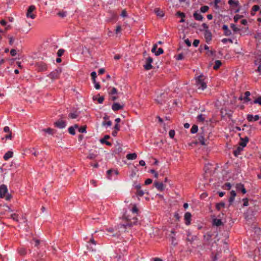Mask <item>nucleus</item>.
<instances>
[{
    "instance_id": "48",
    "label": "nucleus",
    "mask_w": 261,
    "mask_h": 261,
    "mask_svg": "<svg viewBox=\"0 0 261 261\" xmlns=\"http://www.w3.org/2000/svg\"><path fill=\"white\" fill-rule=\"evenodd\" d=\"M169 136L171 138H173L175 136V131L173 129H171L169 132Z\"/></svg>"
},
{
    "instance_id": "34",
    "label": "nucleus",
    "mask_w": 261,
    "mask_h": 261,
    "mask_svg": "<svg viewBox=\"0 0 261 261\" xmlns=\"http://www.w3.org/2000/svg\"><path fill=\"white\" fill-rule=\"evenodd\" d=\"M18 252L21 255H24L27 253L25 249L23 248H21L19 249Z\"/></svg>"
},
{
    "instance_id": "18",
    "label": "nucleus",
    "mask_w": 261,
    "mask_h": 261,
    "mask_svg": "<svg viewBox=\"0 0 261 261\" xmlns=\"http://www.w3.org/2000/svg\"><path fill=\"white\" fill-rule=\"evenodd\" d=\"M13 152L11 151H8L7 152L5 155H4V159L5 161L8 160L10 158H12L13 156Z\"/></svg>"
},
{
    "instance_id": "57",
    "label": "nucleus",
    "mask_w": 261,
    "mask_h": 261,
    "mask_svg": "<svg viewBox=\"0 0 261 261\" xmlns=\"http://www.w3.org/2000/svg\"><path fill=\"white\" fill-rule=\"evenodd\" d=\"M138 211V210L137 207V206L136 205H134L132 210V212L134 214H136Z\"/></svg>"
},
{
    "instance_id": "4",
    "label": "nucleus",
    "mask_w": 261,
    "mask_h": 261,
    "mask_svg": "<svg viewBox=\"0 0 261 261\" xmlns=\"http://www.w3.org/2000/svg\"><path fill=\"white\" fill-rule=\"evenodd\" d=\"M36 9V7L34 5L30 6L28 9L27 12V17H30L32 19H34L36 17V15L33 13V12Z\"/></svg>"
},
{
    "instance_id": "17",
    "label": "nucleus",
    "mask_w": 261,
    "mask_h": 261,
    "mask_svg": "<svg viewBox=\"0 0 261 261\" xmlns=\"http://www.w3.org/2000/svg\"><path fill=\"white\" fill-rule=\"evenodd\" d=\"M230 196L229 198V202L231 204L233 202V201L235 199V197L236 196V193L234 191L232 190L230 192Z\"/></svg>"
},
{
    "instance_id": "44",
    "label": "nucleus",
    "mask_w": 261,
    "mask_h": 261,
    "mask_svg": "<svg viewBox=\"0 0 261 261\" xmlns=\"http://www.w3.org/2000/svg\"><path fill=\"white\" fill-rule=\"evenodd\" d=\"M77 114L74 113H71L69 114V117L72 119H75L77 117Z\"/></svg>"
},
{
    "instance_id": "2",
    "label": "nucleus",
    "mask_w": 261,
    "mask_h": 261,
    "mask_svg": "<svg viewBox=\"0 0 261 261\" xmlns=\"http://www.w3.org/2000/svg\"><path fill=\"white\" fill-rule=\"evenodd\" d=\"M207 79L203 75L197 77V90L203 91L207 88Z\"/></svg>"
},
{
    "instance_id": "31",
    "label": "nucleus",
    "mask_w": 261,
    "mask_h": 261,
    "mask_svg": "<svg viewBox=\"0 0 261 261\" xmlns=\"http://www.w3.org/2000/svg\"><path fill=\"white\" fill-rule=\"evenodd\" d=\"M231 187V185L229 182H226L222 186L223 189L228 190H230Z\"/></svg>"
},
{
    "instance_id": "8",
    "label": "nucleus",
    "mask_w": 261,
    "mask_h": 261,
    "mask_svg": "<svg viewBox=\"0 0 261 261\" xmlns=\"http://www.w3.org/2000/svg\"><path fill=\"white\" fill-rule=\"evenodd\" d=\"M204 36L207 43H209L212 40V34L209 31L205 30L204 32Z\"/></svg>"
},
{
    "instance_id": "45",
    "label": "nucleus",
    "mask_w": 261,
    "mask_h": 261,
    "mask_svg": "<svg viewBox=\"0 0 261 261\" xmlns=\"http://www.w3.org/2000/svg\"><path fill=\"white\" fill-rule=\"evenodd\" d=\"M253 103H258L261 105V97H257L256 99L254 100Z\"/></svg>"
},
{
    "instance_id": "36",
    "label": "nucleus",
    "mask_w": 261,
    "mask_h": 261,
    "mask_svg": "<svg viewBox=\"0 0 261 261\" xmlns=\"http://www.w3.org/2000/svg\"><path fill=\"white\" fill-rule=\"evenodd\" d=\"M100 142L102 144H106L107 145L109 146H111L112 145V144L109 141H107V140H104V139H100Z\"/></svg>"
},
{
    "instance_id": "3",
    "label": "nucleus",
    "mask_w": 261,
    "mask_h": 261,
    "mask_svg": "<svg viewBox=\"0 0 261 261\" xmlns=\"http://www.w3.org/2000/svg\"><path fill=\"white\" fill-rule=\"evenodd\" d=\"M8 188L5 185H2L0 186V197L5 198L7 200L11 199V196L7 195L8 193Z\"/></svg>"
},
{
    "instance_id": "21",
    "label": "nucleus",
    "mask_w": 261,
    "mask_h": 261,
    "mask_svg": "<svg viewBox=\"0 0 261 261\" xmlns=\"http://www.w3.org/2000/svg\"><path fill=\"white\" fill-rule=\"evenodd\" d=\"M222 63L220 60H216L215 62V65L213 66V69L214 70H218L220 67L221 66Z\"/></svg>"
},
{
    "instance_id": "49",
    "label": "nucleus",
    "mask_w": 261,
    "mask_h": 261,
    "mask_svg": "<svg viewBox=\"0 0 261 261\" xmlns=\"http://www.w3.org/2000/svg\"><path fill=\"white\" fill-rule=\"evenodd\" d=\"M230 27L234 32H238L240 30L234 24H231Z\"/></svg>"
},
{
    "instance_id": "59",
    "label": "nucleus",
    "mask_w": 261,
    "mask_h": 261,
    "mask_svg": "<svg viewBox=\"0 0 261 261\" xmlns=\"http://www.w3.org/2000/svg\"><path fill=\"white\" fill-rule=\"evenodd\" d=\"M243 201H244V203H243V205L244 206H247L248 205V199L247 198H244L243 199Z\"/></svg>"
},
{
    "instance_id": "23",
    "label": "nucleus",
    "mask_w": 261,
    "mask_h": 261,
    "mask_svg": "<svg viewBox=\"0 0 261 261\" xmlns=\"http://www.w3.org/2000/svg\"><path fill=\"white\" fill-rule=\"evenodd\" d=\"M199 141L202 145H206L207 144V140H205L202 136H200L198 138Z\"/></svg>"
},
{
    "instance_id": "64",
    "label": "nucleus",
    "mask_w": 261,
    "mask_h": 261,
    "mask_svg": "<svg viewBox=\"0 0 261 261\" xmlns=\"http://www.w3.org/2000/svg\"><path fill=\"white\" fill-rule=\"evenodd\" d=\"M14 38L13 37H9V44L12 45L14 42Z\"/></svg>"
},
{
    "instance_id": "42",
    "label": "nucleus",
    "mask_w": 261,
    "mask_h": 261,
    "mask_svg": "<svg viewBox=\"0 0 261 261\" xmlns=\"http://www.w3.org/2000/svg\"><path fill=\"white\" fill-rule=\"evenodd\" d=\"M79 132L81 133H86V126H84L81 127L80 128H79Z\"/></svg>"
},
{
    "instance_id": "32",
    "label": "nucleus",
    "mask_w": 261,
    "mask_h": 261,
    "mask_svg": "<svg viewBox=\"0 0 261 261\" xmlns=\"http://www.w3.org/2000/svg\"><path fill=\"white\" fill-rule=\"evenodd\" d=\"M197 119L198 121L203 122L205 120L204 115L202 114H200L198 115L197 117Z\"/></svg>"
},
{
    "instance_id": "10",
    "label": "nucleus",
    "mask_w": 261,
    "mask_h": 261,
    "mask_svg": "<svg viewBox=\"0 0 261 261\" xmlns=\"http://www.w3.org/2000/svg\"><path fill=\"white\" fill-rule=\"evenodd\" d=\"M154 186L160 191H163L165 189V186L162 182H154Z\"/></svg>"
},
{
    "instance_id": "40",
    "label": "nucleus",
    "mask_w": 261,
    "mask_h": 261,
    "mask_svg": "<svg viewBox=\"0 0 261 261\" xmlns=\"http://www.w3.org/2000/svg\"><path fill=\"white\" fill-rule=\"evenodd\" d=\"M221 2V0H215L214 2V6L215 9H218L219 8L218 6V4H219Z\"/></svg>"
},
{
    "instance_id": "52",
    "label": "nucleus",
    "mask_w": 261,
    "mask_h": 261,
    "mask_svg": "<svg viewBox=\"0 0 261 261\" xmlns=\"http://www.w3.org/2000/svg\"><path fill=\"white\" fill-rule=\"evenodd\" d=\"M144 192H143V191L141 190V189L137 190V194L138 196L141 197L144 195Z\"/></svg>"
},
{
    "instance_id": "33",
    "label": "nucleus",
    "mask_w": 261,
    "mask_h": 261,
    "mask_svg": "<svg viewBox=\"0 0 261 261\" xmlns=\"http://www.w3.org/2000/svg\"><path fill=\"white\" fill-rule=\"evenodd\" d=\"M42 130L45 132V133H48V134H50V135H53L54 133V129H51L50 128H46V129H44Z\"/></svg>"
},
{
    "instance_id": "26",
    "label": "nucleus",
    "mask_w": 261,
    "mask_h": 261,
    "mask_svg": "<svg viewBox=\"0 0 261 261\" xmlns=\"http://www.w3.org/2000/svg\"><path fill=\"white\" fill-rule=\"evenodd\" d=\"M137 154L136 153H128L126 155V158L128 160H135L137 158Z\"/></svg>"
},
{
    "instance_id": "62",
    "label": "nucleus",
    "mask_w": 261,
    "mask_h": 261,
    "mask_svg": "<svg viewBox=\"0 0 261 261\" xmlns=\"http://www.w3.org/2000/svg\"><path fill=\"white\" fill-rule=\"evenodd\" d=\"M104 100V97L103 96L99 97L97 99V101L99 103H101Z\"/></svg>"
},
{
    "instance_id": "12",
    "label": "nucleus",
    "mask_w": 261,
    "mask_h": 261,
    "mask_svg": "<svg viewBox=\"0 0 261 261\" xmlns=\"http://www.w3.org/2000/svg\"><path fill=\"white\" fill-rule=\"evenodd\" d=\"M236 188L238 191H241L244 194L246 193V190L244 187V185L241 183L237 184L236 185Z\"/></svg>"
},
{
    "instance_id": "53",
    "label": "nucleus",
    "mask_w": 261,
    "mask_h": 261,
    "mask_svg": "<svg viewBox=\"0 0 261 261\" xmlns=\"http://www.w3.org/2000/svg\"><path fill=\"white\" fill-rule=\"evenodd\" d=\"M222 42L224 43H225L227 42H229L232 43V40L231 39L224 38L222 40Z\"/></svg>"
},
{
    "instance_id": "41",
    "label": "nucleus",
    "mask_w": 261,
    "mask_h": 261,
    "mask_svg": "<svg viewBox=\"0 0 261 261\" xmlns=\"http://www.w3.org/2000/svg\"><path fill=\"white\" fill-rule=\"evenodd\" d=\"M109 93L111 95H113L117 93V90L116 88L113 87L111 90L109 92Z\"/></svg>"
},
{
    "instance_id": "63",
    "label": "nucleus",
    "mask_w": 261,
    "mask_h": 261,
    "mask_svg": "<svg viewBox=\"0 0 261 261\" xmlns=\"http://www.w3.org/2000/svg\"><path fill=\"white\" fill-rule=\"evenodd\" d=\"M185 43L188 46H190L191 45V41L189 39H186L185 40Z\"/></svg>"
},
{
    "instance_id": "14",
    "label": "nucleus",
    "mask_w": 261,
    "mask_h": 261,
    "mask_svg": "<svg viewBox=\"0 0 261 261\" xmlns=\"http://www.w3.org/2000/svg\"><path fill=\"white\" fill-rule=\"evenodd\" d=\"M249 141V139L247 137H245L244 138H241L239 145L244 147L246 146L247 143Z\"/></svg>"
},
{
    "instance_id": "27",
    "label": "nucleus",
    "mask_w": 261,
    "mask_h": 261,
    "mask_svg": "<svg viewBox=\"0 0 261 261\" xmlns=\"http://www.w3.org/2000/svg\"><path fill=\"white\" fill-rule=\"evenodd\" d=\"M82 54L84 56H88L90 54L89 49L86 46L83 47L82 48Z\"/></svg>"
},
{
    "instance_id": "13",
    "label": "nucleus",
    "mask_w": 261,
    "mask_h": 261,
    "mask_svg": "<svg viewBox=\"0 0 261 261\" xmlns=\"http://www.w3.org/2000/svg\"><path fill=\"white\" fill-rule=\"evenodd\" d=\"M228 3L233 9L237 8L239 5V1L236 0H229Z\"/></svg>"
},
{
    "instance_id": "29",
    "label": "nucleus",
    "mask_w": 261,
    "mask_h": 261,
    "mask_svg": "<svg viewBox=\"0 0 261 261\" xmlns=\"http://www.w3.org/2000/svg\"><path fill=\"white\" fill-rule=\"evenodd\" d=\"M213 223L217 226H219L222 224V221L220 219H215L213 220Z\"/></svg>"
},
{
    "instance_id": "5",
    "label": "nucleus",
    "mask_w": 261,
    "mask_h": 261,
    "mask_svg": "<svg viewBox=\"0 0 261 261\" xmlns=\"http://www.w3.org/2000/svg\"><path fill=\"white\" fill-rule=\"evenodd\" d=\"M153 62V59L150 57H148L145 60V64L144 65V68L145 69L148 70L152 68L151 63Z\"/></svg>"
},
{
    "instance_id": "7",
    "label": "nucleus",
    "mask_w": 261,
    "mask_h": 261,
    "mask_svg": "<svg viewBox=\"0 0 261 261\" xmlns=\"http://www.w3.org/2000/svg\"><path fill=\"white\" fill-rule=\"evenodd\" d=\"M259 119V116L258 115H256L255 116H253L251 114H248L247 115V120L249 122H252V121H256L258 120Z\"/></svg>"
},
{
    "instance_id": "46",
    "label": "nucleus",
    "mask_w": 261,
    "mask_h": 261,
    "mask_svg": "<svg viewBox=\"0 0 261 261\" xmlns=\"http://www.w3.org/2000/svg\"><path fill=\"white\" fill-rule=\"evenodd\" d=\"M163 52H164V50H163V48H159L158 49V50L156 53H155V55L156 56H159V55H161V54H163Z\"/></svg>"
},
{
    "instance_id": "56",
    "label": "nucleus",
    "mask_w": 261,
    "mask_h": 261,
    "mask_svg": "<svg viewBox=\"0 0 261 261\" xmlns=\"http://www.w3.org/2000/svg\"><path fill=\"white\" fill-rule=\"evenodd\" d=\"M10 54L12 56H15L17 54L16 50L15 49H12L10 51Z\"/></svg>"
},
{
    "instance_id": "30",
    "label": "nucleus",
    "mask_w": 261,
    "mask_h": 261,
    "mask_svg": "<svg viewBox=\"0 0 261 261\" xmlns=\"http://www.w3.org/2000/svg\"><path fill=\"white\" fill-rule=\"evenodd\" d=\"M47 69V66L45 64H40L39 67V70L40 71H43Z\"/></svg>"
},
{
    "instance_id": "60",
    "label": "nucleus",
    "mask_w": 261,
    "mask_h": 261,
    "mask_svg": "<svg viewBox=\"0 0 261 261\" xmlns=\"http://www.w3.org/2000/svg\"><path fill=\"white\" fill-rule=\"evenodd\" d=\"M112 122L111 121H108L107 122H105H105H102V125H107L108 126H111V125H112Z\"/></svg>"
},
{
    "instance_id": "35",
    "label": "nucleus",
    "mask_w": 261,
    "mask_h": 261,
    "mask_svg": "<svg viewBox=\"0 0 261 261\" xmlns=\"http://www.w3.org/2000/svg\"><path fill=\"white\" fill-rule=\"evenodd\" d=\"M91 79L93 83H95V79L96 77V73L95 71H93L91 73Z\"/></svg>"
},
{
    "instance_id": "43",
    "label": "nucleus",
    "mask_w": 261,
    "mask_h": 261,
    "mask_svg": "<svg viewBox=\"0 0 261 261\" xmlns=\"http://www.w3.org/2000/svg\"><path fill=\"white\" fill-rule=\"evenodd\" d=\"M64 52H65L64 49H60L59 50H58V53H57L58 56H59V57L62 56L63 55Z\"/></svg>"
},
{
    "instance_id": "1",
    "label": "nucleus",
    "mask_w": 261,
    "mask_h": 261,
    "mask_svg": "<svg viewBox=\"0 0 261 261\" xmlns=\"http://www.w3.org/2000/svg\"><path fill=\"white\" fill-rule=\"evenodd\" d=\"M123 218L125 219L127 222L126 224H120L117 226L118 229L120 230L119 231L125 232L127 227H130L134 225H136L138 222V218L135 216L132 218H130L129 216L124 214Z\"/></svg>"
},
{
    "instance_id": "15",
    "label": "nucleus",
    "mask_w": 261,
    "mask_h": 261,
    "mask_svg": "<svg viewBox=\"0 0 261 261\" xmlns=\"http://www.w3.org/2000/svg\"><path fill=\"white\" fill-rule=\"evenodd\" d=\"M191 214L189 212H187L185 214L184 218L185 220V223L186 225H189L191 221Z\"/></svg>"
},
{
    "instance_id": "58",
    "label": "nucleus",
    "mask_w": 261,
    "mask_h": 261,
    "mask_svg": "<svg viewBox=\"0 0 261 261\" xmlns=\"http://www.w3.org/2000/svg\"><path fill=\"white\" fill-rule=\"evenodd\" d=\"M121 16L123 17H125L127 16V12L125 9L122 10L121 14Z\"/></svg>"
},
{
    "instance_id": "39",
    "label": "nucleus",
    "mask_w": 261,
    "mask_h": 261,
    "mask_svg": "<svg viewBox=\"0 0 261 261\" xmlns=\"http://www.w3.org/2000/svg\"><path fill=\"white\" fill-rule=\"evenodd\" d=\"M177 15L181 17V19L180 20V22H184L185 20L184 19V17H185V14L184 13L178 12H177Z\"/></svg>"
},
{
    "instance_id": "50",
    "label": "nucleus",
    "mask_w": 261,
    "mask_h": 261,
    "mask_svg": "<svg viewBox=\"0 0 261 261\" xmlns=\"http://www.w3.org/2000/svg\"><path fill=\"white\" fill-rule=\"evenodd\" d=\"M242 17V16L241 15H236L234 16L233 17V19H234V21L235 22H238V21L239 20V19H240L241 17Z\"/></svg>"
},
{
    "instance_id": "28",
    "label": "nucleus",
    "mask_w": 261,
    "mask_h": 261,
    "mask_svg": "<svg viewBox=\"0 0 261 261\" xmlns=\"http://www.w3.org/2000/svg\"><path fill=\"white\" fill-rule=\"evenodd\" d=\"M122 150H123V149L120 144H118L116 146V148H115V152L116 153H119L121 152L122 151Z\"/></svg>"
},
{
    "instance_id": "22",
    "label": "nucleus",
    "mask_w": 261,
    "mask_h": 261,
    "mask_svg": "<svg viewBox=\"0 0 261 261\" xmlns=\"http://www.w3.org/2000/svg\"><path fill=\"white\" fill-rule=\"evenodd\" d=\"M250 95V92L249 91H246L244 93V97L243 100L245 102H248L250 100L249 96Z\"/></svg>"
},
{
    "instance_id": "61",
    "label": "nucleus",
    "mask_w": 261,
    "mask_h": 261,
    "mask_svg": "<svg viewBox=\"0 0 261 261\" xmlns=\"http://www.w3.org/2000/svg\"><path fill=\"white\" fill-rule=\"evenodd\" d=\"M152 180L151 179L148 178L145 181V185H148L152 182Z\"/></svg>"
},
{
    "instance_id": "16",
    "label": "nucleus",
    "mask_w": 261,
    "mask_h": 261,
    "mask_svg": "<svg viewBox=\"0 0 261 261\" xmlns=\"http://www.w3.org/2000/svg\"><path fill=\"white\" fill-rule=\"evenodd\" d=\"M222 29L224 31V34L225 36H228L231 34V32L230 30H229L227 25H223L222 27Z\"/></svg>"
},
{
    "instance_id": "54",
    "label": "nucleus",
    "mask_w": 261,
    "mask_h": 261,
    "mask_svg": "<svg viewBox=\"0 0 261 261\" xmlns=\"http://www.w3.org/2000/svg\"><path fill=\"white\" fill-rule=\"evenodd\" d=\"M224 206V204L223 203H218L216 205V207L218 210H220L221 207H223Z\"/></svg>"
},
{
    "instance_id": "24",
    "label": "nucleus",
    "mask_w": 261,
    "mask_h": 261,
    "mask_svg": "<svg viewBox=\"0 0 261 261\" xmlns=\"http://www.w3.org/2000/svg\"><path fill=\"white\" fill-rule=\"evenodd\" d=\"M259 7L258 5H254L251 9V15H254L255 12L258 11Z\"/></svg>"
},
{
    "instance_id": "20",
    "label": "nucleus",
    "mask_w": 261,
    "mask_h": 261,
    "mask_svg": "<svg viewBox=\"0 0 261 261\" xmlns=\"http://www.w3.org/2000/svg\"><path fill=\"white\" fill-rule=\"evenodd\" d=\"M79 126L77 124H75L74 126L69 127L68 128L69 133L72 135H75V128H77Z\"/></svg>"
},
{
    "instance_id": "6",
    "label": "nucleus",
    "mask_w": 261,
    "mask_h": 261,
    "mask_svg": "<svg viewBox=\"0 0 261 261\" xmlns=\"http://www.w3.org/2000/svg\"><path fill=\"white\" fill-rule=\"evenodd\" d=\"M61 72V70L60 69H58L51 72L48 75V76L53 79L55 80L57 79Z\"/></svg>"
},
{
    "instance_id": "38",
    "label": "nucleus",
    "mask_w": 261,
    "mask_h": 261,
    "mask_svg": "<svg viewBox=\"0 0 261 261\" xmlns=\"http://www.w3.org/2000/svg\"><path fill=\"white\" fill-rule=\"evenodd\" d=\"M11 217L12 219H13V220L18 222V216L16 214H12L11 216Z\"/></svg>"
},
{
    "instance_id": "55",
    "label": "nucleus",
    "mask_w": 261,
    "mask_h": 261,
    "mask_svg": "<svg viewBox=\"0 0 261 261\" xmlns=\"http://www.w3.org/2000/svg\"><path fill=\"white\" fill-rule=\"evenodd\" d=\"M191 133L192 134L196 133V124H193L191 129Z\"/></svg>"
},
{
    "instance_id": "11",
    "label": "nucleus",
    "mask_w": 261,
    "mask_h": 261,
    "mask_svg": "<svg viewBox=\"0 0 261 261\" xmlns=\"http://www.w3.org/2000/svg\"><path fill=\"white\" fill-rule=\"evenodd\" d=\"M123 107H124L123 105H121L119 103L115 102L112 106V109L114 111H117L119 110L122 109Z\"/></svg>"
},
{
    "instance_id": "51",
    "label": "nucleus",
    "mask_w": 261,
    "mask_h": 261,
    "mask_svg": "<svg viewBox=\"0 0 261 261\" xmlns=\"http://www.w3.org/2000/svg\"><path fill=\"white\" fill-rule=\"evenodd\" d=\"M96 157V155L94 154V153H90L88 156H87V158L90 159V160H93L94 159H95Z\"/></svg>"
},
{
    "instance_id": "19",
    "label": "nucleus",
    "mask_w": 261,
    "mask_h": 261,
    "mask_svg": "<svg viewBox=\"0 0 261 261\" xmlns=\"http://www.w3.org/2000/svg\"><path fill=\"white\" fill-rule=\"evenodd\" d=\"M243 147L239 145L237 148L234 150L233 154L236 156H237L241 153V152L243 150Z\"/></svg>"
},
{
    "instance_id": "37",
    "label": "nucleus",
    "mask_w": 261,
    "mask_h": 261,
    "mask_svg": "<svg viewBox=\"0 0 261 261\" xmlns=\"http://www.w3.org/2000/svg\"><path fill=\"white\" fill-rule=\"evenodd\" d=\"M209 9V8L207 6H204L201 7L200 8V11L202 13L206 12Z\"/></svg>"
},
{
    "instance_id": "25",
    "label": "nucleus",
    "mask_w": 261,
    "mask_h": 261,
    "mask_svg": "<svg viewBox=\"0 0 261 261\" xmlns=\"http://www.w3.org/2000/svg\"><path fill=\"white\" fill-rule=\"evenodd\" d=\"M154 12L158 16L160 17H162L164 15V13L162 10H160L159 9L156 8L154 10Z\"/></svg>"
},
{
    "instance_id": "9",
    "label": "nucleus",
    "mask_w": 261,
    "mask_h": 261,
    "mask_svg": "<svg viewBox=\"0 0 261 261\" xmlns=\"http://www.w3.org/2000/svg\"><path fill=\"white\" fill-rule=\"evenodd\" d=\"M55 125L58 128H63L65 127L66 124L65 121L62 120H60L56 121L55 123Z\"/></svg>"
},
{
    "instance_id": "47",
    "label": "nucleus",
    "mask_w": 261,
    "mask_h": 261,
    "mask_svg": "<svg viewBox=\"0 0 261 261\" xmlns=\"http://www.w3.org/2000/svg\"><path fill=\"white\" fill-rule=\"evenodd\" d=\"M66 12H59L58 13V15L61 17H64L66 16Z\"/></svg>"
}]
</instances>
